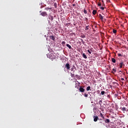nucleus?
I'll return each mask as SVG.
<instances>
[{
    "instance_id": "1",
    "label": "nucleus",
    "mask_w": 128,
    "mask_h": 128,
    "mask_svg": "<svg viewBox=\"0 0 128 128\" xmlns=\"http://www.w3.org/2000/svg\"><path fill=\"white\" fill-rule=\"evenodd\" d=\"M65 68H66V70H70V63L67 62L65 64Z\"/></svg>"
},
{
    "instance_id": "2",
    "label": "nucleus",
    "mask_w": 128,
    "mask_h": 128,
    "mask_svg": "<svg viewBox=\"0 0 128 128\" xmlns=\"http://www.w3.org/2000/svg\"><path fill=\"white\" fill-rule=\"evenodd\" d=\"M40 16H47L48 13L46 12H43L40 13Z\"/></svg>"
},
{
    "instance_id": "3",
    "label": "nucleus",
    "mask_w": 128,
    "mask_h": 128,
    "mask_svg": "<svg viewBox=\"0 0 128 128\" xmlns=\"http://www.w3.org/2000/svg\"><path fill=\"white\" fill-rule=\"evenodd\" d=\"M72 72L70 73L71 78H76V75L74 74V72L76 70L72 71Z\"/></svg>"
},
{
    "instance_id": "4",
    "label": "nucleus",
    "mask_w": 128,
    "mask_h": 128,
    "mask_svg": "<svg viewBox=\"0 0 128 128\" xmlns=\"http://www.w3.org/2000/svg\"><path fill=\"white\" fill-rule=\"evenodd\" d=\"M119 66L120 68H122V66H124V62L122 61L119 64Z\"/></svg>"
},
{
    "instance_id": "5",
    "label": "nucleus",
    "mask_w": 128,
    "mask_h": 128,
    "mask_svg": "<svg viewBox=\"0 0 128 128\" xmlns=\"http://www.w3.org/2000/svg\"><path fill=\"white\" fill-rule=\"evenodd\" d=\"M84 90H86L80 86L79 88V92H84Z\"/></svg>"
},
{
    "instance_id": "6",
    "label": "nucleus",
    "mask_w": 128,
    "mask_h": 128,
    "mask_svg": "<svg viewBox=\"0 0 128 128\" xmlns=\"http://www.w3.org/2000/svg\"><path fill=\"white\" fill-rule=\"evenodd\" d=\"M93 118H94V122H98V116H93Z\"/></svg>"
},
{
    "instance_id": "7",
    "label": "nucleus",
    "mask_w": 128,
    "mask_h": 128,
    "mask_svg": "<svg viewBox=\"0 0 128 128\" xmlns=\"http://www.w3.org/2000/svg\"><path fill=\"white\" fill-rule=\"evenodd\" d=\"M50 40H54V42H56V36H50Z\"/></svg>"
},
{
    "instance_id": "8",
    "label": "nucleus",
    "mask_w": 128,
    "mask_h": 128,
    "mask_svg": "<svg viewBox=\"0 0 128 128\" xmlns=\"http://www.w3.org/2000/svg\"><path fill=\"white\" fill-rule=\"evenodd\" d=\"M76 70V66L74 64L72 67L71 68L70 70L71 72H74V70Z\"/></svg>"
},
{
    "instance_id": "9",
    "label": "nucleus",
    "mask_w": 128,
    "mask_h": 128,
    "mask_svg": "<svg viewBox=\"0 0 128 128\" xmlns=\"http://www.w3.org/2000/svg\"><path fill=\"white\" fill-rule=\"evenodd\" d=\"M52 54H48L47 55L48 58H50V60H52Z\"/></svg>"
},
{
    "instance_id": "10",
    "label": "nucleus",
    "mask_w": 128,
    "mask_h": 128,
    "mask_svg": "<svg viewBox=\"0 0 128 128\" xmlns=\"http://www.w3.org/2000/svg\"><path fill=\"white\" fill-rule=\"evenodd\" d=\"M82 56L84 58H88V57L86 56V55L84 53L82 54Z\"/></svg>"
},
{
    "instance_id": "11",
    "label": "nucleus",
    "mask_w": 128,
    "mask_h": 128,
    "mask_svg": "<svg viewBox=\"0 0 128 128\" xmlns=\"http://www.w3.org/2000/svg\"><path fill=\"white\" fill-rule=\"evenodd\" d=\"M99 18H100V20H104V16H102V14H99Z\"/></svg>"
},
{
    "instance_id": "12",
    "label": "nucleus",
    "mask_w": 128,
    "mask_h": 128,
    "mask_svg": "<svg viewBox=\"0 0 128 128\" xmlns=\"http://www.w3.org/2000/svg\"><path fill=\"white\" fill-rule=\"evenodd\" d=\"M110 120H109V119H106L104 120V122L106 124H109Z\"/></svg>"
},
{
    "instance_id": "13",
    "label": "nucleus",
    "mask_w": 128,
    "mask_h": 128,
    "mask_svg": "<svg viewBox=\"0 0 128 128\" xmlns=\"http://www.w3.org/2000/svg\"><path fill=\"white\" fill-rule=\"evenodd\" d=\"M97 12H98V11L96 10H93L92 14H94V16L95 14H96Z\"/></svg>"
},
{
    "instance_id": "14",
    "label": "nucleus",
    "mask_w": 128,
    "mask_h": 128,
    "mask_svg": "<svg viewBox=\"0 0 128 128\" xmlns=\"http://www.w3.org/2000/svg\"><path fill=\"white\" fill-rule=\"evenodd\" d=\"M100 116L104 120V115L102 114V112H100Z\"/></svg>"
},
{
    "instance_id": "15",
    "label": "nucleus",
    "mask_w": 128,
    "mask_h": 128,
    "mask_svg": "<svg viewBox=\"0 0 128 128\" xmlns=\"http://www.w3.org/2000/svg\"><path fill=\"white\" fill-rule=\"evenodd\" d=\"M66 46H67V48H68L70 50H72V46H70V45L69 44H66Z\"/></svg>"
},
{
    "instance_id": "16",
    "label": "nucleus",
    "mask_w": 128,
    "mask_h": 128,
    "mask_svg": "<svg viewBox=\"0 0 128 128\" xmlns=\"http://www.w3.org/2000/svg\"><path fill=\"white\" fill-rule=\"evenodd\" d=\"M86 90L88 92V90H92L90 89V86H88L86 88Z\"/></svg>"
},
{
    "instance_id": "17",
    "label": "nucleus",
    "mask_w": 128,
    "mask_h": 128,
    "mask_svg": "<svg viewBox=\"0 0 128 128\" xmlns=\"http://www.w3.org/2000/svg\"><path fill=\"white\" fill-rule=\"evenodd\" d=\"M75 76H76V78H78V80H80V76H78V74H76Z\"/></svg>"
},
{
    "instance_id": "18",
    "label": "nucleus",
    "mask_w": 128,
    "mask_h": 128,
    "mask_svg": "<svg viewBox=\"0 0 128 128\" xmlns=\"http://www.w3.org/2000/svg\"><path fill=\"white\" fill-rule=\"evenodd\" d=\"M121 110H122V112H126V108L124 107L121 108Z\"/></svg>"
},
{
    "instance_id": "19",
    "label": "nucleus",
    "mask_w": 128,
    "mask_h": 128,
    "mask_svg": "<svg viewBox=\"0 0 128 128\" xmlns=\"http://www.w3.org/2000/svg\"><path fill=\"white\" fill-rule=\"evenodd\" d=\"M112 62H113L114 64H116V60L114 59V58H112Z\"/></svg>"
},
{
    "instance_id": "20",
    "label": "nucleus",
    "mask_w": 128,
    "mask_h": 128,
    "mask_svg": "<svg viewBox=\"0 0 128 128\" xmlns=\"http://www.w3.org/2000/svg\"><path fill=\"white\" fill-rule=\"evenodd\" d=\"M45 10H52V8L47 7L44 8Z\"/></svg>"
},
{
    "instance_id": "21",
    "label": "nucleus",
    "mask_w": 128,
    "mask_h": 128,
    "mask_svg": "<svg viewBox=\"0 0 128 128\" xmlns=\"http://www.w3.org/2000/svg\"><path fill=\"white\" fill-rule=\"evenodd\" d=\"M62 46H66V42H64V41L62 42Z\"/></svg>"
},
{
    "instance_id": "22",
    "label": "nucleus",
    "mask_w": 128,
    "mask_h": 128,
    "mask_svg": "<svg viewBox=\"0 0 128 128\" xmlns=\"http://www.w3.org/2000/svg\"><path fill=\"white\" fill-rule=\"evenodd\" d=\"M84 96L85 98H88V94H86V93H85V94H84Z\"/></svg>"
},
{
    "instance_id": "23",
    "label": "nucleus",
    "mask_w": 128,
    "mask_h": 128,
    "mask_svg": "<svg viewBox=\"0 0 128 128\" xmlns=\"http://www.w3.org/2000/svg\"><path fill=\"white\" fill-rule=\"evenodd\" d=\"M99 104H100V106H102V100H100L99 101Z\"/></svg>"
},
{
    "instance_id": "24",
    "label": "nucleus",
    "mask_w": 128,
    "mask_h": 128,
    "mask_svg": "<svg viewBox=\"0 0 128 128\" xmlns=\"http://www.w3.org/2000/svg\"><path fill=\"white\" fill-rule=\"evenodd\" d=\"M90 28V26H88L86 27L85 30H88V28Z\"/></svg>"
},
{
    "instance_id": "25",
    "label": "nucleus",
    "mask_w": 128,
    "mask_h": 128,
    "mask_svg": "<svg viewBox=\"0 0 128 128\" xmlns=\"http://www.w3.org/2000/svg\"><path fill=\"white\" fill-rule=\"evenodd\" d=\"M104 94H106V92L104 91H102L101 92V94L102 96H104Z\"/></svg>"
},
{
    "instance_id": "26",
    "label": "nucleus",
    "mask_w": 128,
    "mask_h": 128,
    "mask_svg": "<svg viewBox=\"0 0 128 128\" xmlns=\"http://www.w3.org/2000/svg\"><path fill=\"white\" fill-rule=\"evenodd\" d=\"M112 32L114 34H116V30L114 29H113Z\"/></svg>"
},
{
    "instance_id": "27",
    "label": "nucleus",
    "mask_w": 128,
    "mask_h": 128,
    "mask_svg": "<svg viewBox=\"0 0 128 128\" xmlns=\"http://www.w3.org/2000/svg\"><path fill=\"white\" fill-rule=\"evenodd\" d=\"M70 36H76V34L74 33V32H72L70 34Z\"/></svg>"
},
{
    "instance_id": "28",
    "label": "nucleus",
    "mask_w": 128,
    "mask_h": 128,
    "mask_svg": "<svg viewBox=\"0 0 128 128\" xmlns=\"http://www.w3.org/2000/svg\"><path fill=\"white\" fill-rule=\"evenodd\" d=\"M87 52H88V54H92V52H90V50H88Z\"/></svg>"
},
{
    "instance_id": "29",
    "label": "nucleus",
    "mask_w": 128,
    "mask_h": 128,
    "mask_svg": "<svg viewBox=\"0 0 128 128\" xmlns=\"http://www.w3.org/2000/svg\"><path fill=\"white\" fill-rule=\"evenodd\" d=\"M84 14H86L88 12H86V9L84 10Z\"/></svg>"
},
{
    "instance_id": "30",
    "label": "nucleus",
    "mask_w": 128,
    "mask_h": 128,
    "mask_svg": "<svg viewBox=\"0 0 128 128\" xmlns=\"http://www.w3.org/2000/svg\"><path fill=\"white\" fill-rule=\"evenodd\" d=\"M112 72H116V70L114 68L112 69Z\"/></svg>"
},
{
    "instance_id": "31",
    "label": "nucleus",
    "mask_w": 128,
    "mask_h": 128,
    "mask_svg": "<svg viewBox=\"0 0 128 128\" xmlns=\"http://www.w3.org/2000/svg\"><path fill=\"white\" fill-rule=\"evenodd\" d=\"M100 10H104V8L102 6H100Z\"/></svg>"
},
{
    "instance_id": "32",
    "label": "nucleus",
    "mask_w": 128,
    "mask_h": 128,
    "mask_svg": "<svg viewBox=\"0 0 128 128\" xmlns=\"http://www.w3.org/2000/svg\"><path fill=\"white\" fill-rule=\"evenodd\" d=\"M54 6L55 7V8H56V6H57V4H56V3H54Z\"/></svg>"
},
{
    "instance_id": "33",
    "label": "nucleus",
    "mask_w": 128,
    "mask_h": 128,
    "mask_svg": "<svg viewBox=\"0 0 128 128\" xmlns=\"http://www.w3.org/2000/svg\"><path fill=\"white\" fill-rule=\"evenodd\" d=\"M98 6H102V4L100 2H98Z\"/></svg>"
},
{
    "instance_id": "34",
    "label": "nucleus",
    "mask_w": 128,
    "mask_h": 128,
    "mask_svg": "<svg viewBox=\"0 0 128 128\" xmlns=\"http://www.w3.org/2000/svg\"><path fill=\"white\" fill-rule=\"evenodd\" d=\"M118 54V56H122V55L120 54Z\"/></svg>"
},
{
    "instance_id": "35",
    "label": "nucleus",
    "mask_w": 128,
    "mask_h": 128,
    "mask_svg": "<svg viewBox=\"0 0 128 128\" xmlns=\"http://www.w3.org/2000/svg\"><path fill=\"white\" fill-rule=\"evenodd\" d=\"M92 50H94L92 48L91 49H90V51L92 52Z\"/></svg>"
},
{
    "instance_id": "36",
    "label": "nucleus",
    "mask_w": 128,
    "mask_h": 128,
    "mask_svg": "<svg viewBox=\"0 0 128 128\" xmlns=\"http://www.w3.org/2000/svg\"><path fill=\"white\" fill-rule=\"evenodd\" d=\"M121 80H124V78H121Z\"/></svg>"
},
{
    "instance_id": "37",
    "label": "nucleus",
    "mask_w": 128,
    "mask_h": 128,
    "mask_svg": "<svg viewBox=\"0 0 128 128\" xmlns=\"http://www.w3.org/2000/svg\"><path fill=\"white\" fill-rule=\"evenodd\" d=\"M100 124H102V122L100 121Z\"/></svg>"
},
{
    "instance_id": "38",
    "label": "nucleus",
    "mask_w": 128,
    "mask_h": 128,
    "mask_svg": "<svg viewBox=\"0 0 128 128\" xmlns=\"http://www.w3.org/2000/svg\"><path fill=\"white\" fill-rule=\"evenodd\" d=\"M72 6H75L76 4H73Z\"/></svg>"
},
{
    "instance_id": "39",
    "label": "nucleus",
    "mask_w": 128,
    "mask_h": 128,
    "mask_svg": "<svg viewBox=\"0 0 128 128\" xmlns=\"http://www.w3.org/2000/svg\"><path fill=\"white\" fill-rule=\"evenodd\" d=\"M107 98H110V95H108Z\"/></svg>"
},
{
    "instance_id": "40",
    "label": "nucleus",
    "mask_w": 128,
    "mask_h": 128,
    "mask_svg": "<svg viewBox=\"0 0 128 128\" xmlns=\"http://www.w3.org/2000/svg\"><path fill=\"white\" fill-rule=\"evenodd\" d=\"M40 12H42V11H40Z\"/></svg>"
},
{
    "instance_id": "41",
    "label": "nucleus",
    "mask_w": 128,
    "mask_h": 128,
    "mask_svg": "<svg viewBox=\"0 0 128 128\" xmlns=\"http://www.w3.org/2000/svg\"><path fill=\"white\" fill-rule=\"evenodd\" d=\"M102 2H104V0H102Z\"/></svg>"
},
{
    "instance_id": "42",
    "label": "nucleus",
    "mask_w": 128,
    "mask_h": 128,
    "mask_svg": "<svg viewBox=\"0 0 128 128\" xmlns=\"http://www.w3.org/2000/svg\"><path fill=\"white\" fill-rule=\"evenodd\" d=\"M100 120H102V119H100Z\"/></svg>"
},
{
    "instance_id": "43",
    "label": "nucleus",
    "mask_w": 128,
    "mask_h": 128,
    "mask_svg": "<svg viewBox=\"0 0 128 128\" xmlns=\"http://www.w3.org/2000/svg\"><path fill=\"white\" fill-rule=\"evenodd\" d=\"M108 2H110V0H108Z\"/></svg>"
},
{
    "instance_id": "44",
    "label": "nucleus",
    "mask_w": 128,
    "mask_h": 128,
    "mask_svg": "<svg viewBox=\"0 0 128 128\" xmlns=\"http://www.w3.org/2000/svg\"><path fill=\"white\" fill-rule=\"evenodd\" d=\"M127 42H128V40H127Z\"/></svg>"
}]
</instances>
